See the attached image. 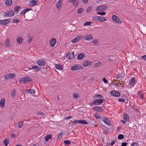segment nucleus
I'll return each instance as SVG.
<instances>
[{
    "mask_svg": "<svg viewBox=\"0 0 146 146\" xmlns=\"http://www.w3.org/2000/svg\"><path fill=\"white\" fill-rule=\"evenodd\" d=\"M92 19L93 20L98 21L100 22H103L106 21V19L103 17L101 16H95L92 17Z\"/></svg>",
    "mask_w": 146,
    "mask_h": 146,
    "instance_id": "1",
    "label": "nucleus"
},
{
    "mask_svg": "<svg viewBox=\"0 0 146 146\" xmlns=\"http://www.w3.org/2000/svg\"><path fill=\"white\" fill-rule=\"evenodd\" d=\"M31 81V79L28 77H24L21 78L19 80L20 82L24 83H27L28 82Z\"/></svg>",
    "mask_w": 146,
    "mask_h": 146,
    "instance_id": "2",
    "label": "nucleus"
},
{
    "mask_svg": "<svg viewBox=\"0 0 146 146\" xmlns=\"http://www.w3.org/2000/svg\"><path fill=\"white\" fill-rule=\"evenodd\" d=\"M83 67L81 66L79 64H76L72 66L71 67V69L73 70L76 71L81 69Z\"/></svg>",
    "mask_w": 146,
    "mask_h": 146,
    "instance_id": "3",
    "label": "nucleus"
},
{
    "mask_svg": "<svg viewBox=\"0 0 146 146\" xmlns=\"http://www.w3.org/2000/svg\"><path fill=\"white\" fill-rule=\"evenodd\" d=\"M112 18L116 23L119 24H121V21L117 16L116 15H113L112 16Z\"/></svg>",
    "mask_w": 146,
    "mask_h": 146,
    "instance_id": "4",
    "label": "nucleus"
},
{
    "mask_svg": "<svg viewBox=\"0 0 146 146\" xmlns=\"http://www.w3.org/2000/svg\"><path fill=\"white\" fill-rule=\"evenodd\" d=\"M15 76L14 74H7L4 76V78L6 79L9 80L13 78Z\"/></svg>",
    "mask_w": 146,
    "mask_h": 146,
    "instance_id": "5",
    "label": "nucleus"
},
{
    "mask_svg": "<svg viewBox=\"0 0 146 146\" xmlns=\"http://www.w3.org/2000/svg\"><path fill=\"white\" fill-rule=\"evenodd\" d=\"M14 12L12 10L10 11H7L5 13V16L8 17H12L13 16Z\"/></svg>",
    "mask_w": 146,
    "mask_h": 146,
    "instance_id": "6",
    "label": "nucleus"
},
{
    "mask_svg": "<svg viewBox=\"0 0 146 146\" xmlns=\"http://www.w3.org/2000/svg\"><path fill=\"white\" fill-rule=\"evenodd\" d=\"M110 94L112 96L119 97L120 94L119 92L115 91H112L110 92Z\"/></svg>",
    "mask_w": 146,
    "mask_h": 146,
    "instance_id": "7",
    "label": "nucleus"
},
{
    "mask_svg": "<svg viewBox=\"0 0 146 146\" xmlns=\"http://www.w3.org/2000/svg\"><path fill=\"white\" fill-rule=\"evenodd\" d=\"M84 39L86 41H90L93 38V37L92 35L90 34H87L84 37Z\"/></svg>",
    "mask_w": 146,
    "mask_h": 146,
    "instance_id": "8",
    "label": "nucleus"
},
{
    "mask_svg": "<svg viewBox=\"0 0 146 146\" xmlns=\"http://www.w3.org/2000/svg\"><path fill=\"white\" fill-rule=\"evenodd\" d=\"M62 3V0H58V1L56 3V6L58 10H60L61 8Z\"/></svg>",
    "mask_w": 146,
    "mask_h": 146,
    "instance_id": "9",
    "label": "nucleus"
},
{
    "mask_svg": "<svg viewBox=\"0 0 146 146\" xmlns=\"http://www.w3.org/2000/svg\"><path fill=\"white\" fill-rule=\"evenodd\" d=\"M38 64L40 66H43L45 64V60L43 59H40L37 62Z\"/></svg>",
    "mask_w": 146,
    "mask_h": 146,
    "instance_id": "10",
    "label": "nucleus"
},
{
    "mask_svg": "<svg viewBox=\"0 0 146 146\" xmlns=\"http://www.w3.org/2000/svg\"><path fill=\"white\" fill-rule=\"evenodd\" d=\"M68 58L69 60L73 59L74 57V52H69L67 54Z\"/></svg>",
    "mask_w": 146,
    "mask_h": 146,
    "instance_id": "11",
    "label": "nucleus"
},
{
    "mask_svg": "<svg viewBox=\"0 0 146 146\" xmlns=\"http://www.w3.org/2000/svg\"><path fill=\"white\" fill-rule=\"evenodd\" d=\"M83 38V36H78L73 39L72 41L73 43H75L78 41L80 38Z\"/></svg>",
    "mask_w": 146,
    "mask_h": 146,
    "instance_id": "12",
    "label": "nucleus"
},
{
    "mask_svg": "<svg viewBox=\"0 0 146 146\" xmlns=\"http://www.w3.org/2000/svg\"><path fill=\"white\" fill-rule=\"evenodd\" d=\"M38 2V0H30L29 2V5L31 6H33L36 5Z\"/></svg>",
    "mask_w": 146,
    "mask_h": 146,
    "instance_id": "13",
    "label": "nucleus"
},
{
    "mask_svg": "<svg viewBox=\"0 0 146 146\" xmlns=\"http://www.w3.org/2000/svg\"><path fill=\"white\" fill-rule=\"evenodd\" d=\"M56 41L55 38H53L51 39L50 41V44L52 47L54 46Z\"/></svg>",
    "mask_w": 146,
    "mask_h": 146,
    "instance_id": "14",
    "label": "nucleus"
},
{
    "mask_svg": "<svg viewBox=\"0 0 146 146\" xmlns=\"http://www.w3.org/2000/svg\"><path fill=\"white\" fill-rule=\"evenodd\" d=\"M92 109L95 111H98L100 112H102L103 111L101 107L98 106L94 107Z\"/></svg>",
    "mask_w": 146,
    "mask_h": 146,
    "instance_id": "15",
    "label": "nucleus"
},
{
    "mask_svg": "<svg viewBox=\"0 0 146 146\" xmlns=\"http://www.w3.org/2000/svg\"><path fill=\"white\" fill-rule=\"evenodd\" d=\"M135 80L134 79V78H131L129 81L130 86L132 87H133L135 86Z\"/></svg>",
    "mask_w": 146,
    "mask_h": 146,
    "instance_id": "16",
    "label": "nucleus"
},
{
    "mask_svg": "<svg viewBox=\"0 0 146 146\" xmlns=\"http://www.w3.org/2000/svg\"><path fill=\"white\" fill-rule=\"evenodd\" d=\"M85 55V54L84 53H81L79 54L77 57V59L78 60L82 59L84 57Z\"/></svg>",
    "mask_w": 146,
    "mask_h": 146,
    "instance_id": "17",
    "label": "nucleus"
},
{
    "mask_svg": "<svg viewBox=\"0 0 146 146\" xmlns=\"http://www.w3.org/2000/svg\"><path fill=\"white\" fill-rule=\"evenodd\" d=\"M9 21L8 20H0V24H2L3 25H6L9 23Z\"/></svg>",
    "mask_w": 146,
    "mask_h": 146,
    "instance_id": "18",
    "label": "nucleus"
},
{
    "mask_svg": "<svg viewBox=\"0 0 146 146\" xmlns=\"http://www.w3.org/2000/svg\"><path fill=\"white\" fill-rule=\"evenodd\" d=\"M54 66L58 70H62L63 69V66L60 64H56Z\"/></svg>",
    "mask_w": 146,
    "mask_h": 146,
    "instance_id": "19",
    "label": "nucleus"
},
{
    "mask_svg": "<svg viewBox=\"0 0 146 146\" xmlns=\"http://www.w3.org/2000/svg\"><path fill=\"white\" fill-rule=\"evenodd\" d=\"M92 63L90 61H85L84 63V66L85 67L88 66V65H92Z\"/></svg>",
    "mask_w": 146,
    "mask_h": 146,
    "instance_id": "20",
    "label": "nucleus"
},
{
    "mask_svg": "<svg viewBox=\"0 0 146 146\" xmlns=\"http://www.w3.org/2000/svg\"><path fill=\"white\" fill-rule=\"evenodd\" d=\"M5 45L6 47H10L11 46V43L9 42V38H7L5 43Z\"/></svg>",
    "mask_w": 146,
    "mask_h": 146,
    "instance_id": "21",
    "label": "nucleus"
},
{
    "mask_svg": "<svg viewBox=\"0 0 146 146\" xmlns=\"http://www.w3.org/2000/svg\"><path fill=\"white\" fill-rule=\"evenodd\" d=\"M5 100L4 98L2 99L1 101L0 102V104L1 107L3 108L5 106Z\"/></svg>",
    "mask_w": 146,
    "mask_h": 146,
    "instance_id": "22",
    "label": "nucleus"
},
{
    "mask_svg": "<svg viewBox=\"0 0 146 146\" xmlns=\"http://www.w3.org/2000/svg\"><path fill=\"white\" fill-rule=\"evenodd\" d=\"M52 136V135L50 134L46 135L45 137V139L46 141H47L50 139H51Z\"/></svg>",
    "mask_w": 146,
    "mask_h": 146,
    "instance_id": "23",
    "label": "nucleus"
},
{
    "mask_svg": "<svg viewBox=\"0 0 146 146\" xmlns=\"http://www.w3.org/2000/svg\"><path fill=\"white\" fill-rule=\"evenodd\" d=\"M23 40V38L20 36L17 37V42L18 43L21 44Z\"/></svg>",
    "mask_w": 146,
    "mask_h": 146,
    "instance_id": "24",
    "label": "nucleus"
},
{
    "mask_svg": "<svg viewBox=\"0 0 146 146\" xmlns=\"http://www.w3.org/2000/svg\"><path fill=\"white\" fill-rule=\"evenodd\" d=\"M103 122L107 124H110V120L109 119L106 117H104L102 119Z\"/></svg>",
    "mask_w": 146,
    "mask_h": 146,
    "instance_id": "25",
    "label": "nucleus"
},
{
    "mask_svg": "<svg viewBox=\"0 0 146 146\" xmlns=\"http://www.w3.org/2000/svg\"><path fill=\"white\" fill-rule=\"evenodd\" d=\"M31 10V9L29 8H27V9H25L23 10L21 12H20V14L21 15H23L26 12H27V11H28L30 10Z\"/></svg>",
    "mask_w": 146,
    "mask_h": 146,
    "instance_id": "26",
    "label": "nucleus"
},
{
    "mask_svg": "<svg viewBox=\"0 0 146 146\" xmlns=\"http://www.w3.org/2000/svg\"><path fill=\"white\" fill-rule=\"evenodd\" d=\"M124 119L125 121H129V117L127 113H124L123 114Z\"/></svg>",
    "mask_w": 146,
    "mask_h": 146,
    "instance_id": "27",
    "label": "nucleus"
},
{
    "mask_svg": "<svg viewBox=\"0 0 146 146\" xmlns=\"http://www.w3.org/2000/svg\"><path fill=\"white\" fill-rule=\"evenodd\" d=\"M79 0H72V3L73 5L75 6H77Z\"/></svg>",
    "mask_w": 146,
    "mask_h": 146,
    "instance_id": "28",
    "label": "nucleus"
},
{
    "mask_svg": "<svg viewBox=\"0 0 146 146\" xmlns=\"http://www.w3.org/2000/svg\"><path fill=\"white\" fill-rule=\"evenodd\" d=\"M73 96L75 98H80V96L77 93H74L73 94Z\"/></svg>",
    "mask_w": 146,
    "mask_h": 146,
    "instance_id": "29",
    "label": "nucleus"
},
{
    "mask_svg": "<svg viewBox=\"0 0 146 146\" xmlns=\"http://www.w3.org/2000/svg\"><path fill=\"white\" fill-rule=\"evenodd\" d=\"M12 3L11 0H7L5 2V4L6 5H10Z\"/></svg>",
    "mask_w": 146,
    "mask_h": 146,
    "instance_id": "30",
    "label": "nucleus"
},
{
    "mask_svg": "<svg viewBox=\"0 0 146 146\" xmlns=\"http://www.w3.org/2000/svg\"><path fill=\"white\" fill-rule=\"evenodd\" d=\"M16 92V91L15 89H13L12 90L11 94V95L13 98L15 97Z\"/></svg>",
    "mask_w": 146,
    "mask_h": 146,
    "instance_id": "31",
    "label": "nucleus"
},
{
    "mask_svg": "<svg viewBox=\"0 0 146 146\" xmlns=\"http://www.w3.org/2000/svg\"><path fill=\"white\" fill-rule=\"evenodd\" d=\"M33 69H35L37 70H40V68L39 67L37 66H33L32 68H30V69L32 70Z\"/></svg>",
    "mask_w": 146,
    "mask_h": 146,
    "instance_id": "32",
    "label": "nucleus"
},
{
    "mask_svg": "<svg viewBox=\"0 0 146 146\" xmlns=\"http://www.w3.org/2000/svg\"><path fill=\"white\" fill-rule=\"evenodd\" d=\"M97 105H99L104 102L103 100L102 99H97Z\"/></svg>",
    "mask_w": 146,
    "mask_h": 146,
    "instance_id": "33",
    "label": "nucleus"
},
{
    "mask_svg": "<svg viewBox=\"0 0 146 146\" xmlns=\"http://www.w3.org/2000/svg\"><path fill=\"white\" fill-rule=\"evenodd\" d=\"M3 143L5 146H7L9 143V141L8 140L5 139L3 141Z\"/></svg>",
    "mask_w": 146,
    "mask_h": 146,
    "instance_id": "34",
    "label": "nucleus"
},
{
    "mask_svg": "<svg viewBox=\"0 0 146 146\" xmlns=\"http://www.w3.org/2000/svg\"><path fill=\"white\" fill-rule=\"evenodd\" d=\"M23 121H22L21 122H19L18 123V127L19 128H22L23 126Z\"/></svg>",
    "mask_w": 146,
    "mask_h": 146,
    "instance_id": "35",
    "label": "nucleus"
},
{
    "mask_svg": "<svg viewBox=\"0 0 146 146\" xmlns=\"http://www.w3.org/2000/svg\"><path fill=\"white\" fill-rule=\"evenodd\" d=\"M62 137V133H59L58 135L57 139L58 140L60 139Z\"/></svg>",
    "mask_w": 146,
    "mask_h": 146,
    "instance_id": "36",
    "label": "nucleus"
},
{
    "mask_svg": "<svg viewBox=\"0 0 146 146\" xmlns=\"http://www.w3.org/2000/svg\"><path fill=\"white\" fill-rule=\"evenodd\" d=\"M94 115L96 119H98L101 118L100 116L98 113H95Z\"/></svg>",
    "mask_w": 146,
    "mask_h": 146,
    "instance_id": "37",
    "label": "nucleus"
},
{
    "mask_svg": "<svg viewBox=\"0 0 146 146\" xmlns=\"http://www.w3.org/2000/svg\"><path fill=\"white\" fill-rule=\"evenodd\" d=\"M100 6L102 11L105 10L107 8V7L106 5H102Z\"/></svg>",
    "mask_w": 146,
    "mask_h": 146,
    "instance_id": "38",
    "label": "nucleus"
},
{
    "mask_svg": "<svg viewBox=\"0 0 146 146\" xmlns=\"http://www.w3.org/2000/svg\"><path fill=\"white\" fill-rule=\"evenodd\" d=\"M138 94L139 95L140 98H141V100H143V94L141 93V92L140 91H138Z\"/></svg>",
    "mask_w": 146,
    "mask_h": 146,
    "instance_id": "39",
    "label": "nucleus"
},
{
    "mask_svg": "<svg viewBox=\"0 0 146 146\" xmlns=\"http://www.w3.org/2000/svg\"><path fill=\"white\" fill-rule=\"evenodd\" d=\"M103 97V96L99 94H96L94 96V98H102Z\"/></svg>",
    "mask_w": 146,
    "mask_h": 146,
    "instance_id": "40",
    "label": "nucleus"
},
{
    "mask_svg": "<svg viewBox=\"0 0 146 146\" xmlns=\"http://www.w3.org/2000/svg\"><path fill=\"white\" fill-rule=\"evenodd\" d=\"M99 41L98 39H94L93 41V43L94 45H97L98 44Z\"/></svg>",
    "mask_w": 146,
    "mask_h": 146,
    "instance_id": "41",
    "label": "nucleus"
},
{
    "mask_svg": "<svg viewBox=\"0 0 146 146\" xmlns=\"http://www.w3.org/2000/svg\"><path fill=\"white\" fill-rule=\"evenodd\" d=\"M20 8V7L19 6H17L14 8V11L15 12H17L19 9Z\"/></svg>",
    "mask_w": 146,
    "mask_h": 146,
    "instance_id": "42",
    "label": "nucleus"
},
{
    "mask_svg": "<svg viewBox=\"0 0 146 146\" xmlns=\"http://www.w3.org/2000/svg\"><path fill=\"white\" fill-rule=\"evenodd\" d=\"M65 144L66 145H68L70 144V141L69 140H65L64 141Z\"/></svg>",
    "mask_w": 146,
    "mask_h": 146,
    "instance_id": "43",
    "label": "nucleus"
},
{
    "mask_svg": "<svg viewBox=\"0 0 146 146\" xmlns=\"http://www.w3.org/2000/svg\"><path fill=\"white\" fill-rule=\"evenodd\" d=\"M88 123L84 120H80V124H87Z\"/></svg>",
    "mask_w": 146,
    "mask_h": 146,
    "instance_id": "44",
    "label": "nucleus"
},
{
    "mask_svg": "<svg viewBox=\"0 0 146 146\" xmlns=\"http://www.w3.org/2000/svg\"><path fill=\"white\" fill-rule=\"evenodd\" d=\"M124 138V135L122 134H119L118 137V138L119 139H121Z\"/></svg>",
    "mask_w": 146,
    "mask_h": 146,
    "instance_id": "45",
    "label": "nucleus"
},
{
    "mask_svg": "<svg viewBox=\"0 0 146 146\" xmlns=\"http://www.w3.org/2000/svg\"><path fill=\"white\" fill-rule=\"evenodd\" d=\"M73 123L76 124H80V120H75L74 121Z\"/></svg>",
    "mask_w": 146,
    "mask_h": 146,
    "instance_id": "46",
    "label": "nucleus"
},
{
    "mask_svg": "<svg viewBox=\"0 0 146 146\" xmlns=\"http://www.w3.org/2000/svg\"><path fill=\"white\" fill-rule=\"evenodd\" d=\"M32 39H33V36H29V38L28 40V42L29 43L31 42V41H32Z\"/></svg>",
    "mask_w": 146,
    "mask_h": 146,
    "instance_id": "47",
    "label": "nucleus"
},
{
    "mask_svg": "<svg viewBox=\"0 0 146 146\" xmlns=\"http://www.w3.org/2000/svg\"><path fill=\"white\" fill-rule=\"evenodd\" d=\"M101 63L100 62H98L97 63H96L94 65V67H97L100 66L101 65Z\"/></svg>",
    "mask_w": 146,
    "mask_h": 146,
    "instance_id": "48",
    "label": "nucleus"
},
{
    "mask_svg": "<svg viewBox=\"0 0 146 146\" xmlns=\"http://www.w3.org/2000/svg\"><path fill=\"white\" fill-rule=\"evenodd\" d=\"M97 13L98 14L102 15H106V12H98Z\"/></svg>",
    "mask_w": 146,
    "mask_h": 146,
    "instance_id": "49",
    "label": "nucleus"
},
{
    "mask_svg": "<svg viewBox=\"0 0 146 146\" xmlns=\"http://www.w3.org/2000/svg\"><path fill=\"white\" fill-rule=\"evenodd\" d=\"M92 103L93 105H97L98 104H97V100H94L93 101Z\"/></svg>",
    "mask_w": 146,
    "mask_h": 146,
    "instance_id": "50",
    "label": "nucleus"
},
{
    "mask_svg": "<svg viewBox=\"0 0 146 146\" xmlns=\"http://www.w3.org/2000/svg\"><path fill=\"white\" fill-rule=\"evenodd\" d=\"M91 23L89 22H86L84 24V26L86 25H90L91 24Z\"/></svg>",
    "mask_w": 146,
    "mask_h": 146,
    "instance_id": "51",
    "label": "nucleus"
},
{
    "mask_svg": "<svg viewBox=\"0 0 146 146\" xmlns=\"http://www.w3.org/2000/svg\"><path fill=\"white\" fill-rule=\"evenodd\" d=\"M83 11V8H80L78 9V12L79 13H80L82 12Z\"/></svg>",
    "mask_w": 146,
    "mask_h": 146,
    "instance_id": "52",
    "label": "nucleus"
},
{
    "mask_svg": "<svg viewBox=\"0 0 146 146\" xmlns=\"http://www.w3.org/2000/svg\"><path fill=\"white\" fill-rule=\"evenodd\" d=\"M72 116L64 117V119H72Z\"/></svg>",
    "mask_w": 146,
    "mask_h": 146,
    "instance_id": "53",
    "label": "nucleus"
},
{
    "mask_svg": "<svg viewBox=\"0 0 146 146\" xmlns=\"http://www.w3.org/2000/svg\"><path fill=\"white\" fill-rule=\"evenodd\" d=\"M92 9V7H91V6H89L87 10V12L88 13L90 11V10Z\"/></svg>",
    "mask_w": 146,
    "mask_h": 146,
    "instance_id": "54",
    "label": "nucleus"
},
{
    "mask_svg": "<svg viewBox=\"0 0 146 146\" xmlns=\"http://www.w3.org/2000/svg\"><path fill=\"white\" fill-rule=\"evenodd\" d=\"M103 81L106 84H107L108 82V81L105 78H104L103 79Z\"/></svg>",
    "mask_w": 146,
    "mask_h": 146,
    "instance_id": "55",
    "label": "nucleus"
},
{
    "mask_svg": "<svg viewBox=\"0 0 146 146\" xmlns=\"http://www.w3.org/2000/svg\"><path fill=\"white\" fill-rule=\"evenodd\" d=\"M31 92L30 94H35V90L34 89H32L30 90Z\"/></svg>",
    "mask_w": 146,
    "mask_h": 146,
    "instance_id": "56",
    "label": "nucleus"
},
{
    "mask_svg": "<svg viewBox=\"0 0 146 146\" xmlns=\"http://www.w3.org/2000/svg\"><path fill=\"white\" fill-rule=\"evenodd\" d=\"M20 22V21L19 19H14L13 20V22L14 23H18Z\"/></svg>",
    "mask_w": 146,
    "mask_h": 146,
    "instance_id": "57",
    "label": "nucleus"
},
{
    "mask_svg": "<svg viewBox=\"0 0 146 146\" xmlns=\"http://www.w3.org/2000/svg\"><path fill=\"white\" fill-rule=\"evenodd\" d=\"M44 114V113H43L41 111H38L37 113V114L38 115H42Z\"/></svg>",
    "mask_w": 146,
    "mask_h": 146,
    "instance_id": "58",
    "label": "nucleus"
},
{
    "mask_svg": "<svg viewBox=\"0 0 146 146\" xmlns=\"http://www.w3.org/2000/svg\"><path fill=\"white\" fill-rule=\"evenodd\" d=\"M108 128H106L104 131V133H105L106 134H108Z\"/></svg>",
    "mask_w": 146,
    "mask_h": 146,
    "instance_id": "59",
    "label": "nucleus"
},
{
    "mask_svg": "<svg viewBox=\"0 0 146 146\" xmlns=\"http://www.w3.org/2000/svg\"><path fill=\"white\" fill-rule=\"evenodd\" d=\"M118 101L120 102H124L125 101V100L124 99H119L118 100Z\"/></svg>",
    "mask_w": 146,
    "mask_h": 146,
    "instance_id": "60",
    "label": "nucleus"
},
{
    "mask_svg": "<svg viewBox=\"0 0 146 146\" xmlns=\"http://www.w3.org/2000/svg\"><path fill=\"white\" fill-rule=\"evenodd\" d=\"M96 11H102L100 6L97 7L96 9Z\"/></svg>",
    "mask_w": 146,
    "mask_h": 146,
    "instance_id": "61",
    "label": "nucleus"
},
{
    "mask_svg": "<svg viewBox=\"0 0 146 146\" xmlns=\"http://www.w3.org/2000/svg\"><path fill=\"white\" fill-rule=\"evenodd\" d=\"M116 142L115 141H113L111 142V143L110 144L111 145H113Z\"/></svg>",
    "mask_w": 146,
    "mask_h": 146,
    "instance_id": "62",
    "label": "nucleus"
},
{
    "mask_svg": "<svg viewBox=\"0 0 146 146\" xmlns=\"http://www.w3.org/2000/svg\"><path fill=\"white\" fill-rule=\"evenodd\" d=\"M127 143L124 142L122 143H121V146H126L127 145Z\"/></svg>",
    "mask_w": 146,
    "mask_h": 146,
    "instance_id": "63",
    "label": "nucleus"
},
{
    "mask_svg": "<svg viewBox=\"0 0 146 146\" xmlns=\"http://www.w3.org/2000/svg\"><path fill=\"white\" fill-rule=\"evenodd\" d=\"M135 145H137L138 144L135 142H134L133 143L131 144V146H135Z\"/></svg>",
    "mask_w": 146,
    "mask_h": 146,
    "instance_id": "64",
    "label": "nucleus"
}]
</instances>
